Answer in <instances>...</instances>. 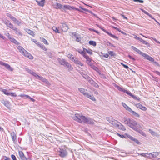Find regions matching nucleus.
<instances>
[{
    "label": "nucleus",
    "mask_w": 160,
    "mask_h": 160,
    "mask_svg": "<svg viewBox=\"0 0 160 160\" xmlns=\"http://www.w3.org/2000/svg\"><path fill=\"white\" fill-rule=\"evenodd\" d=\"M1 91L5 94L9 95V92H8V91L6 89H2Z\"/></svg>",
    "instance_id": "nucleus-37"
},
{
    "label": "nucleus",
    "mask_w": 160,
    "mask_h": 160,
    "mask_svg": "<svg viewBox=\"0 0 160 160\" xmlns=\"http://www.w3.org/2000/svg\"><path fill=\"white\" fill-rule=\"evenodd\" d=\"M11 137L12 138V140L13 142H15L16 139V135L14 132H12L11 133Z\"/></svg>",
    "instance_id": "nucleus-25"
},
{
    "label": "nucleus",
    "mask_w": 160,
    "mask_h": 160,
    "mask_svg": "<svg viewBox=\"0 0 160 160\" xmlns=\"http://www.w3.org/2000/svg\"><path fill=\"white\" fill-rule=\"evenodd\" d=\"M78 90L81 93L84 95L86 96L87 95V94L88 93L86 92V91H87V90H85L84 88H78Z\"/></svg>",
    "instance_id": "nucleus-22"
},
{
    "label": "nucleus",
    "mask_w": 160,
    "mask_h": 160,
    "mask_svg": "<svg viewBox=\"0 0 160 160\" xmlns=\"http://www.w3.org/2000/svg\"><path fill=\"white\" fill-rule=\"evenodd\" d=\"M52 30L56 33H60V32H59L58 28L56 27H53L52 28Z\"/></svg>",
    "instance_id": "nucleus-39"
},
{
    "label": "nucleus",
    "mask_w": 160,
    "mask_h": 160,
    "mask_svg": "<svg viewBox=\"0 0 160 160\" xmlns=\"http://www.w3.org/2000/svg\"><path fill=\"white\" fill-rule=\"evenodd\" d=\"M79 8H81L83 10H84L85 11L88 12H89V13H91L92 14L93 16L95 17L96 18L99 19V18H98V17L96 14L93 13L91 11H89L86 9L83 8L81 6H80Z\"/></svg>",
    "instance_id": "nucleus-15"
},
{
    "label": "nucleus",
    "mask_w": 160,
    "mask_h": 160,
    "mask_svg": "<svg viewBox=\"0 0 160 160\" xmlns=\"http://www.w3.org/2000/svg\"><path fill=\"white\" fill-rule=\"evenodd\" d=\"M117 88L119 91H122L123 92H124L126 93H127V94L129 95V96L132 97L133 99L137 100L138 101L140 100V98H137L136 96H134L133 95H132V93L129 91L125 90V89L122 88L119 86H117Z\"/></svg>",
    "instance_id": "nucleus-5"
},
{
    "label": "nucleus",
    "mask_w": 160,
    "mask_h": 160,
    "mask_svg": "<svg viewBox=\"0 0 160 160\" xmlns=\"http://www.w3.org/2000/svg\"><path fill=\"white\" fill-rule=\"evenodd\" d=\"M139 41L142 43L147 45V46L148 47H150V45L149 43L147 42V41H145L144 40L142 39L141 38L140 40Z\"/></svg>",
    "instance_id": "nucleus-26"
},
{
    "label": "nucleus",
    "mask_w": 160,
    "mask_h": 160,
    "mask_svg": "<svg viewBox=\"0 0 160 160\" xmlns=\"http://www.w3.org/2000/svg\"><path fill=\"white\" fill-rule=\"evenodd\" d=\"M134 36V38L138 40H140L141 38H140L138 37L136 35H135L134 34H132Z\"/></svg>",
    "instance_id": "nucleus-56"
},
{
    "label": "nucleus",
    "mask_w": 160,
    "mask_h": 160,
    "mask_svg": "<svg viewBox=\"0 0 160 160\" xmlns=\"http://www.w3.org/2000/svg\"><path fill=\"white\" fill-rule=\"evenodd\" d=\"M84 58L86 59V62L88 65L89 66L92 64L91 63L92 59L89 58V56L88 55H86Z\"/></svg>",
    "instance_id": "nucleus-13"
},
{
    "label": "nucleus",
    "mask_w": 160,
    "mask_h": 160,
    "mask_svg": "<svg viewBox=\"0 0 160 160\" xmlns=\"http://www.w3.org/2000/svg\"><path fill=\"white\" fill-rule=\"evenodd\" d=\"M66 10H68L70 11L75 10L81 12H83L82 11L76 8L73 6H72L70 5H62V11H65Z\"/></svg>",
    "instance_id": "nucleus-6"
},
{
    "label": "nucleus",
    "mask_w": 160,
    "mask_h": 160,
    "mask_svg": "<svg viewBox=\"0 0 160 160\" xmlns=\"http://www.w3.org/2000/svg\"><path fill=\"white\" fill-rule=\"evenodd\" d=\"M159 155V153L157 152H153L152 153L151 156L153 158H156Z\"/></svg>",
    "instance_id": "nucleus-31"
},
{
    "label": "nucleus",
    "mask_w": 160,
    "mask_h": 160,
    "mask_svg": "<svg viewBox=\"0 0 160 160\" xmlns=\"http://www.w3.org/2000/svg\"><path fill=\"white\" fill-rule=\"evenodd\" d=\"M58 61L61 65H69V63L67 62L64 59H61L59 58L58 59Z\"/></svg>",
    "instance_id": "nucleus-12"
},
{
    "label": "nucleus",
    "mask_w": 160,
    "mask_h": 160,
    "mask_svg": "<svg viewBox=\"0 0 160 160\" xmlns=\"http://www.w3.org/2000/svg\"><path fill=\"white\" fill-rule=\"evenodd\" d=\"M121 64L122 66H123L124 68H126V69H128V68H129V67H128V66H127V65H125V64H124L123 63H121Z\"/></svg>",
    "instance_id": "nucleus-53"
},
{
    "label": "nucleus",
    "mask_w": 160,
    "mask_h": 160,
    "mask_svg": "<svg viewBox=\"0 0 160 160\" xmlns=\"http://www.w3.org/2000/svg\"><path fill=\"white\" fill-rule=\"evenodd\" d=\"M53 7L56 9L62 10V5L60 3L56 2L55 4L53 5Z\"/></svg>",
    "instance_id": "nucleus-14"
},
{
    "label": "nucleus",
    "mask_w": 160,
    "mask_h": 160,
    "mask_svg": "<svg viewBox=\"0 0 160 160\" xmlns=\"http://www.w3.org/2000/svg\"><path fill=\"white\" fill-rule=\"evenodd\" d=\"M45 0H42L41 1V6H43L45 3Z\"/></svg>",
    "instance_id": "nucleus-49"
},
{
    "label": "nucleus",
    "mask_w": 160,
    "mask_h": 160,
    "mask_svg": "<svg viewBox=\"0 0 160 160\" xmlns=\"http://www.w3.org/2000/svg\"><path fill=\"white\" fill-rule=\"evenodd\" d=\"M8 39L10 40V41L16 44H18V43L17 41L13 38L9 37Z\"/></svg>",
    "instance_id": "nucleus-30"
},
{
    "label": "nucleus",
    "mask_w": 160,
    "mask_h": 160,
    "mask_svg": "<svg viewBox=\"0 0 160 160\" xmlns=\"http://www.w3.org/2000/svg\"><path fill=\"white\" fill-rule=\"evenodd\" d=\"M112 28H114V29H116V30H117L119 32H121V30L120 29H119V28H117L116 27H113Z\"/></svg>",
    "instance_id": "nucleus-62"
},
{
    "label": "nucleus",
    "mask_w": 160,
    "mask_h": 160,
    "mask_svg": "<svg viewBox=\"0 0 160 160\" xmlns=\"http://www.w3.org/2000/svg\"><path fill=\"white\" fill-rule=\"evenodd\" d=\"M67 57L72 61H73L74 59H75L71 53H68L67 55Z\"/></svg>",
    "instance_id": "nucleus-29"
},
{
    "label": "nucleus",
    "mask_w": 160,
    "mask_h": 160,
    "mask_svg": "<svg viewBox=\"0 0 160 160\" xmlns=\"http://www.w3.org/2000/svg\"><path fill=\"white\" fill-rule=\"evenodd\" d=\"M78 37H76V41L78 42H80L81 40V37H80V35H79Z\"/></svg>",
    "instance_id": "nucleus-46"
},
{
    "label": "nucleus",
    "mask_w": 160,
    "mask_h": 160,
    "mask_svg": "<svg viewBox=\"0 0 160 160\" xmlns=\"http://www.w3.org/2000/svg\"><path fill=\"white\" fill-rule=\"evenodd\" d=\"M108 53L111 56H113L114 55V54L113 51H108Z\"/></svg>",
    "instance_id": "nucleus-50"
},
{
    "label": "nucleus",
    "mask_w": 160,
    "mask_h": 160,
    "mask_svg": "<svg viewBox=\"0 0 160 160\" xmlns=\"http://www.w3.org/2000/svg\"><path fill=\"white\" fill-rule=\"evenodd\" d=\"M25 31L28 34L32 35V36L33 37L34 36V32L30 29H26Z\"/></svg>",
    "instance_id": "nucleus-23"
},
{
    "label": "nucleus",
    "mask_w": 160,
    "mask_h": 160,
    "mask_svg": "<svg viewBox=\"0 0 160 160\" xmlns=\"http://www.w3.org/2000/svg\"><path fill=\"white\" fill-rule=\"evenodd\" d=\"M17 48L19 52L25 57H27L30 59L33 58V57L30 53H29L24 48L20 46L17 47Z\"/></svg>",
    "instance_id": "nucleus-4"
},
{
    "label": "nucleus",
    "mask_w": 160,
    "mask_h": 160,
    "mask_svg": "<svg viewBox=\"0 0 160 160\" xmlns=\"http://www.w3.org/2000/svg\"><path fill=\"white\" fill-rule=\"evenodd\" d=\"M141 10L145 14H146V15L148 16L149 17L152 18V19H153V18H152V16L151 15L149 14L148 12L145 11V10L143 9H141Z\"/></svg>",
    "instance_id": "nucleus-36"
},
{
    "label": "nucleus",
    "mask_w": 160,
    "mask_h": 160,
    "mask_svg": "<svg viewBox=\"0 0 160 160\" xmlns=\"http://www.w3.org/2000/svg\"><path fill=\"white\" fill-rule=\"evenodd\" d=\"M14 23L17 24L18 26H19L20 24L21 23V22L19 21L17 19V21H16Z\"/></svg>",
    "instance_id": "nucleus-51"
},
{
    "label": "nucleus",
    "mask_w": 160,
    "mask_h": 160,
    "mask_svg": "<svg viewBox=\"0 0 160 160\" xmlns=\"http://www.w3.org/2000/svg\"><path fill=\"white\" fill-rule=\"evenodd\" d=\"M11 19L14 22H15V21H17V19L15 18L14 17L12 16V17H11Z\"/></svg>",
    "instance_id": "nucleus-52"
},
{
    "label": "nucleus",
    "mask_w": 160,
    "mask_h": 160,
    "mask_svg": "<svg viewBox=\"0 0 160 160\" xmlns=\"http://www.w3.org/2000/svg\"><path fill=\"white\" fill-rule=\"evenodd\" d=\"M73 62L76 64H78L81 66H82L83 65V64L79 61L77 58H75V59H74Z\"/></svg>",
    "instance_id": "nucleus-19"
},
{
    "label": "nucleus",
    "mask_w": 160,
    "mask_h": 160,
    "mask_svg": "<svg viewBox=\"0 0 160 160\" xmlns=\"http://www.w3.org/2000/svg\"><path fill=\"white\" fill-rule=\"evenodd\" d=\"M139 132V133L141 134L143 136H146V134L145 133H144V132H142V131H141V132Z\"/></svg>",
    "instance_id": "nucleus-61"
},
{
    "label": "nucleus",
    "mask_w": 160,
    "mask_h": 160,
    "mask_svg": "<svg viewBox=\"0 0 160 160\" xmlns=\"http://www.w3.org/2000/svg\"><path fill=\"white\" fill-rule=\"evenodd\" d=\"M125 135L128 138L131 140L133 141L134 140V139H135V138L133 137H132L130 135H129L127 133H125Z\"/></svg>",
    "instance_id": "nucleus-40"
},
{
    "label": "nucleus",
    "mask_w": 160,
    "mask_h": 160,
    "mask_svg": "<svg viewBox=\"0 0 160 160\" xmlns=\"http://www.w3.org/2000/svg\"><path fill=\"white\" fill-rule=\"evenodd\" d=\"M43 81L45 82H46V83L48 85H50V84L46 80H45Z\"/></svg>",
    "instance_id": "nucleus-64"
},
{
    "label": "nucleus",
    "mask_w": 160,
    "mask_h": 160,
    "mask_svg": "<svg viewBox=\"0 0 160 160\" xmlns=\"http://www.w3.org/2000/svg\"><path fill=\"white\" fill-rule=\"evenodd\" d=\"M90 66H91V68L96 71H97L98 70V68L97 67L93 65L92 64Z\"/></svg>",
    "instance_id": "nucleus-42"
},
{
    "label": "nucleus",
    "mask_w": 160,
    "mask_h": 160,
    "mask_svg": "<svg viewBox=\"0 0 160 160\" xmlns=\"http://www.w3.org/2000/svg\"><path fill=\"white\" fill-rule=\"evenodd\" d=\"M128 57L130 59H132L133 60H135V59L133 58L130 55H128Z\"/></svg>",
    "instance_id": "nucleus-63"
},
{
    "label": "nucleus",
    "mask_w": 160,
    "mask_h": 160,
    "mask_svg": "<svg viewBox=\"0 0 160 160\" xmlns=\"http://www.w3.org/2000/svg\"><path fill=\"white\" fill-rule=\"evenodd\" d=\"M12 30L15 32L16 34L20 36H22V32L16 28L15 27Z\"/></svg>",
    "instance_id": "nucleus-24"
},
{
    "label": "nucleus",
    "mask_w": 160,
    "mask_h": 160,
    "mask_svg": "<svg viewBox=\"0 0 160 160\" xmlns=\"http://www.w3.org/2000/svg\"><path fill=\"white\" fill-rule=\"evenodd\" d=\"M141 10L145 14H146V15L148 16L149 17L152 18V19H153V18H152V16L151 15L149 14L148 12L145 11V10L143 9H141Z\"/></svg>",
    "instance_id": "nucleus-35"
},
{
    "label": "nucleus",
    "mask_w": 160,
    "mask_h": 160,
    "mask_svg": "<svg viewBox=\"0 0 160 160\" xmlns=\"http://www.w3.org/2000/svg\"><path fill=\"white\" fill-rule=\"evenodd\" d=\"M9 95H11V96L14 97H17V95L15 92H9Z\"/></svg>",
    "instance_id": "nucleus-45"
},
{
    "label": "nucleus",
    "mask_w": 160,
    "mask_h": 160,
    "mask_svg": "<svg viewBox=\"0 0 160 160\" xmlns=\"http://www.w3.org/2000/svg\"><path fill=\"white\" fill-rule=\"evenodd\" d=\"M135 106L137 108H139L143 111H146L147 110V108L144 106H143L141 104L138 103H137L135 104Z\"/></svg>",
    "instance_id": "nucleus-10"
},
{
    "label": "nucleus",
    "mask_w": 160,
    "mask_h": 160,
    "mask_svg": "<svg viewBox=\"0 0 160 160\" xmlns=\"http://www.w3.org/2000/svg\"><path fill=\"white\" fill-rule=\"evenodd\" d=\"M70 33L71 34V36L72 37H76L77 36V33L75 32H71Z\"/></svg>",
    "instance_id": "nucleus-41"
},
{
    "label": "nucleus",
    "mask_w": 160,
    "mask_h": 160,
    "mask_svg": "<svg viewBox=\"0 0 160 160\" xmlns=\"http://www.w3.org/2000/svg\"><path fill=\"white\" fill-rule=\"evenodd\" d=\"M122 104L123 106L125 108V109L130 112V111H131V109L128 107L126 104L124 102H122Z\"/></svg>",
    "instance_id": "nucleus-20"
},
{
    "label": "nucleus",
    "mask_w": 160,
    "mask_h": 160,
    "mask_svg": "<svg viewBox=\"0 0 160 160\" xmlns=\"http://www.w3.org/2000/svg\"><path fill=\"white\" fill-rule=\"evenodd\" d=\"M96 25L99 28L101 29L102 31H103L104 32L106 33L107 34H108L109 36L117 40H118V38L115 35L112 34L111 32H109L105 29L103 28L101 26H99L98 24H96Z\"/></svg>",
    "instance_id": "nucleus-7"
},
{
    "label": "nucleus",
    "mask_w": 160,
    "mask_h": 160,
    "mask_svg": "<svg viewBox=\"0 0 160 160\" xmlns=\"http://www.w3.org/2000/svg\"><path fill=\"white\" fill-rule=\"evenodd\" d=\"M149 131L152 135H153V136L156 135H157L156 133L155 132H154V131L152 130H151V129H149Z\"/></svg>",
    "instance_id": "nucleus-43"
},
{
    "label": "nucleus",
    "mask_w": 160,
    "mask_h": 160,
    "mask_svg": "<svg viewBox=\"0 0 160 160\" xmlns=\"http://www.w3.org/2000/svg\"><path fill=\"white\" fill-rule=\"evenodd\" d=\"M69 29L67 25L65 23H63L62 26L61 27V29L63 32H66Z\"/></svg>",
    "instance_id": "nucleus-11"
},
{
    "label": "nucleus",
    "mask_w": 160,
    "mask_h": 160,
    "mask_svg": "<svg viewBox=\"0 0 160 160\" xmlns=\"http://www.w3.org/2000/svg\"><path fill=\"white\" fill-rule=\"evenodd\" d=\"M103 56L105 58H108L109 57V54H104L103 55Z\"/></svg>",
    "instance_id": "nucleus-59"
},
{
    "label": "nucleus",
    "mask_w": 160,
    "mask_h": 160,
    "mask_svg": "<svg viewBox=\"0 0 160 160\" xmlns=\"http://www.w3.org/2000/svg\"><path fill=\"white\" fill-rule=\"evenodd\" d=\"M152 153H150L149 152H147L146 155V158H151V156Z\"/></svg>",
    "instance_id": "nucleus-48"
},
{
    "label": "nucleus",
    "mask_w": 160,
    "mask_h": 160,
    "mask_svg": "<svg viewBox=\"0 0 160 160\" xmlns=\"http://www.w3.org/2000/svg\"><path fill=\"white\" fill-rule=\"evenodd\" d=\"M4 66L5 68L10 71H12L13 70V69L10 66L9 64L7 63H5Z\"/></svg>",
    "instance_id": "nucleus-27"
},
{
    "label": "nucleus",
    "mask_w": 160,
    "mask_h": 160,
    "mask_svg": "<svg viewBox=\"0 0 160 160\" xmlns=\"http://www.w3.org/2000/svg\"><path fill=\"white\" fill-rule=\"evenodd\" d=\"M78 52L81 55H82L84 57L87 54L85 52V50H84V48H83V50L80 49H78L77 50Z\"/></svg>",
    "instance_id": "nucleus-18"
},
{
    "label": "nucleus",
    "mask_w": 160,
    "mask_h": 160,
    "mask_svg": "<svg viewBox=\"0 0 160 160\" xmlns=\"http://www.w3.org/2000/svg\"><path fill=\"white\" fill-rule=\"evenodd\" d=\"M86 96L88 98H90V99H91V100H92L93 101H96V99H95L94 97L92 95H89L88 93L87 94V95H86Z\"/></svg>",
    "instance_id": "nucleus-28"
},
{
    "label": "nucleus",
    "mask_w": 160,
    "mask_h": 160,
    "mask_svg": "<svg viewBox=\"0 0 160 160\" xmlns=\"http://www.w3.org/2000/svg\"><path fill=\"white\" fill-rule=\"evenodd\" d=\"M41 48L44 51H46L47 50L46 48L43 45H41Z\"/></svg>",
    "instance_id": "nucleus-58"
},
{
    "label": "nucleus",
    "mask_w": 160,
    "mask_h": 160,
    "mask_svg": "<svg viewBox=\"0 0 160 160\" xmlns=\"http://www.w3.org/2000/svg\"><path fill=\"white\" fill-rule=\"evenodd\" d=\"M139 155L146 158V153H141Z\"/></svg>",
    "instance_id": "nucleus-60"
},
{
    "label": "nucleus",
    "mask_w": 160,
    "mask_h": 160,
    "mask_svg": "<svg viewBox=\"0 0 160 160\" xmlns=\"http://www.w3.org/2000/svg\"><path fill=\"white\" fill-rule=\"evenodd\" d=\"M135 51L138 52V53L140 55L144 57L147 59L151 61V62H154V59L149 56V55L147 54H146L142 52H141L140 50L136 48L135 47L132 46L131 47Z\"/></svg>",
    "instance_id": "nucleus-3"
},
{
    "label": "nucleus",
    "mask_w": 160,
    "mask_h": 160,
    "mask_svg": "<svg viewBox=\"0 0 160 160\" xmlns=\"http://www.w3.org/2000/svg\"><path fill=\"white\" fill-rule=\"evenodd\" d=\"M18 152L19 157L22 159L24 160L26 159L24 154L22 151H19Z\"/></svg>",
    "instance_id": "nucleus-21"
},
{
    "label": "nucleus",
    "mask_w": 160,
    "mask_h": 160,
    "mask_svg": "<svg viewBox=\"0 0 160 160\" xmlns=\"http://www.w3.org/2000/svg\"><path fill=\"white\" fill-rule=\"evenodd\" d=\"M130 112H131L132 115H134L136 117H140V115L137 113L136 112L133 111L131 109V111H130Z\"/></svg>",
    "instance_id": "nucleus-34"
},
{
    "label": "nucleus",
    "mask_w": 160,
    "mask_h": 160,
    "mask_svg": "<svg viewBox=\"0 0 160 160\" xmlns=\"http://www.w3.org/2000/svg\"><path fill=\"white\" fill-rule=\"evenodd\" d=\"M84 50H85V52H86L87 53L89 54L90 55H92L93 53L92 51L90 49H87L84 48Z\"/></svg>",
    "instance_id": "nucleus-33"
},
{
    "label": "nucleus",
    "mask_w": 160,
    "mask_h": 160,
    "mask_svg": "<svg viewBox=\"0 0 160 160\" xmlns=\"http://www.w3.org/2000/svg\"><path fill=\"white\" fill-rule=\"evenodd\" d=\"M11 157L12 158V160H17L16 157L13 154L11 155Z\"/></svg>",
    "instance_id": "nucleus-54"
},
{
    "label": "nucleus",
    "mask_w": 160,
    "mask_h": 160,
    "mask_svg": "<svg viewBox=\"0 0 160 160\" xmlns=\"http://www.w3.org/2000/svg\"><path fill=\"white\" fill-rule=\"evenodd\" d=\"M89 43L91 45H92L93 46L95 47L96 45V43L95 41H90L89 42Z\"/></svg>",
    "instance_id": "nucleus-38"
},
{
    "label": "nucleus",
    "mask_w": 160,
    "mask_h": 160,
    "mask_svg": "<svg viewBox=\"0 0 160 160\" xmlns=\"http://www.w3.org/2000/svg\"><path fill=\"white\" fill-rule=\"evenodd\" d=\"M117 128L122 131H125L126 130V128L120 122L118 123V126H117Z\"/></svg>",
    "instance_id": "nucleus-17"
},
{
    "label": "nucleus",
    "mask_w": 160,
    "mask_h": 160,
    "mask_svg": "<svg viewBox=\"0 0 160 160\" xmlns=\"http://www.w3.org/2000/svg\"><path fill=\"white\" fill-rule=\"evenodd\" d=\"M107 120L109 123L112 124L114 126L116 127L118 126V124L119 122H118V121L112 118H107Z\"/></svg>",
    "instance_id": "nucleus-8"
},
{
    "label": "nucleus",
    "mask_w": 160,
    "mask_h": 160,
    "mask_svg": "<svg viewBox=\"0 0 160 160\" xmlns=\"http://www.w3.org/2000/svg\"><path fill=\"white\" fill-rule=\"evenodd\" d=\"M73 119L79 123H82L83 122L84 123L91 125L94 123V120L90 118H87L82 113H76Z\"/></svg>",
    "instance_id": "nucleus-1"
},
{
    "label": "nucleus",
    "mask_w": 160,
    "mask_h": 160,
    "mask_svg": "<svg viewBox=\"0 0 160 160\" xmlns=\"http://www.w3.org/2000/svg\"><path fill=\"white\" fill-rule=\"evenodd\" d=\"M6 25L9 28L12 29V30L15 27L14 25L11 23L9 21L7 20L5 22Z\"/></svg>",
    "instance_id": "nucleus-16"
},
{
    "label": "nucleus",
    "mask_w": 160,
    "mask_h": 160,
    "mask_svg": "<svg viewBox=\"0 0 160 160\" xmlns=\"http://www.w3.org/2000/svg\"><path fill=\"white\" fill-rule=\"evenodd\" d=\"M58 152L59 153V155L61 157L64 158L67 155V153L65 150L61 149Z\"/></svg>",
    "instance_id": "nucleus-9"
},
{
    "label": "nucleus",
    "mask_w": 160,
    "mask_h": 160,
    "mask_svg": "<svg viewBox=\"0 0 160 160\" xmlns=\"http://www.w3.org/2000/svg\"><path fill=\"white\" fill-rule=\"evenodd\" d=\"M42 41L43 42V43L45 44L46 45H48L49 43L48 42L47 40L44 39V38H42Z\"/></svg>",
    "instance_id": "nucleus-44"
},
{
    "label": "nucleus",
    "mask_w": 160,
    "mask_h": 160,
    "mask_svg": "<svg viewBox=\"0 0 160 160\" xmlns=\"http://www.w3.org/2000/svg\"><path fill=\"white\" fill-rule=\"evenodd\" d=\"M26 71H27V72L30 73L31 74L35 76H36V75H37V74L33 72L32 71L29 69L26 68Z\"/></svg>",
    "instance_id": "nucleus-32"
},
{
    "label": "nucleus",
    "mask_w": 160,
    "mask_h": 160,
    "mask_svg": "<svg viewBox=\"0 0 160 160\" xmlns=\"http://www.w3.org/2000/svg\"><path fill=\"white\" fill-rule=\"evenodd\" d=\"M135 142L136 143L138 144H140V142L138 141V140H137V139L135 138V139H134V140L133 141Z\"/></svg>",
    "instance_id": "nucleus-57"
},
{
    "label": "nucleus",
    "mask_w": 160,
    "mask_h": 160,
    "mask_svg": "<svg viewBox=\"0 0 160 160\" xmlns=\"http://www.w3.org/2000/svg\"><path fill=\"white\" fill-rule=\"evenodd\" d=\"M88 29L90 31H93V32H95L97 34H100V33L98 31L96 30L93 29L89 28Z\"/></svg>",
    "instance_id": "nucleus-47"
},
{
    "label": "nucleus",
    "mask_w": 160,
    "mask_h": 160,
    "mask_svg": "<svg viewBox=\"0 0 160 160\" xmlns=\"http://www.w3.org/2000/svg\"><path fill=\"white\" fill-rule=\"evenodd\" d=\"M117 134L118 136H119V137H120L121 138H125V136L124 135H120V134H119V133H117Z\"/></svg>",
    "instance_id": "nucleus-55"
},
{
    "label": "nucleus",
    "mask_w": 160,
    "mask_h": 160,
    "mask_svg": "<svg viewBox=\"0 0 160 160\" xmlns=\"http://www.w3.org/2000/svg\"><path fill=\"white\" fill-rule=\"evenodd\" d=\"M123 120L124 124H127L130 127L136 131H138V129L142 128L140 125L138 124L137 122L133 120L124 117Z\"/></svg>",
    "instance_id": "nucleus-2"
}]
</instances>
